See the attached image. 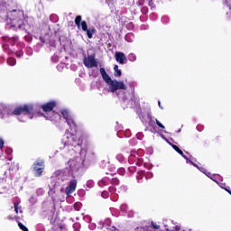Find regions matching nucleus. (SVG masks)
I'll return each mask as SVG.
<instances>
[{
	"label": "nucleus",
	"instance_id": "nucleus-1",
	"mask_svg": "<svg viewBox=\"0 0 231 231\" xmlns=\"http://www.w3.org/2000/svg\"><path fill=\"white\" fill-rule=\"evenodd\" d=\"M33 113V106L24 105L23 106H17L12 110L10 107L0 105V118H8L14 115L19 116V115H24V116H30Z\"/></svg>",
	"mask_w": 231,
	"mask_h": 231
},
{
	"label": "nucleus",
	"instance_id": "nucleus-2",
	"mask_svg": "<svg viewBox=\"0 0 231 231\" xmlns=\"http://www.w3.org/2000/svg\"><path fill=\"white\" fill-rule=\"evenodd\" d=\"M88 152L86 149H81L79 152V157L75 159H70L68 162V165L69 167L70 172H72L73 176H78L79 172H82V168L84 167V163H86V156Z\"/></svg>",
	"mask_w": 231,
	"mask_h": 231
},
{
	"label": "nucleus",
	"instance_id": "nucleus-3",
	"mask_svg": "<svg viewBox=\"0 0 231 231\" xmlns=\"http://www.w3.org/2000/svg\"><path fill=\"white\" fill-rule=\"evenodd\" d=\"M9 17L11 28H16V30H24V13L20 10H13L7 14Z\"/></svg>",
	"mask_w": 231,
	"mask_h": 231
},
{
	"label": "nucleus",
	"instance_id": "nucleus-4",
	"mask_svg": "<svg viewBox=\"0 0 231 231\" xmlns=\"http://www.w3.org/2000/svg\"><path fill=\"white\" fill-rule=\"evenodd\" d=\"M99 71L103 80H105L106 83L109 86V89L112 93H115V91H118V89H123V91H125V89H127V86H125L123 81L111 79L109 74L106 72V69L100 68Z\"/></svg>",
	"mask_w": 231,
	"mask_h": 231
},
{
	"label": "nucleus",
	"instance_id": "nucleus-5",
	"mask_svg": "<svg viewBox=\"0 0 231 231\" xmlns=\"http://www.w3.org/2000/svg\"><path fill=\"white\" fill-rule=\"evenodd\" d=\"M172 220H164L163 221V226L164 230L162 228V226L155 225L153 222H152V226H145L143 227V231H192V229H181L180 226H173Z\"/></svg>",
	"mask_w": 231,
	"mask_h": 231
},
{
	"label": "nucleus",
	"instance_id": "nucleus-6",
	"mask_svg": "<svg viewBox=\"0 0 231 231\" xmlns=\"http://www.w3.org/2000/svg\"><path fill=\"white\" fill-rule=\"evenodd\" d=\"M61 143L64 147H77V145H82V138H79L77 134H71L67 130Z\"/></svg>",
	"mask_w": 231,
	"mask_h": 231
},
{
	"label": "nucleus",
	"instance_id": "nucleus-7",
	"mask_svg": "<svg viewBox=\"0 0 231 231\" xmlns=\"http://www.w3.org/2000/svg\"><path fill=\"white\" fill-rule=\"evenodd\" d=\"M60 116H62V118H64L69 129L74 131L77 130V123L75 122V118L69 110H61Z\"/></svg>",
	"mask_w": 231,
	"mask_h": 231
},
{
	"label": "nucleus",
	"instance_id": "nucleus-8",
	"mask_svg": "<svg viewBox=\"0 0 231 231\" xmlns=\"http://www.w3.org/2000/svg\"><path fill=\"white\" fill-rule=\"evenodd\" d=\"M34 175L39 177L44 172V161H36L32 165Z\"/></svg>",
	"mask_w": 231,
	"mask_h": 231
},
{
	"label": "nucleus",
	"instance_id": "nucleus-9",
	"mask_svg": "<svg viewBox=\"0 0 231 231\" xmlns=\"http://www.w3.org/2000/svg\"><path fill=\"white\" fill-rule=\"evenodd\" d=\"M100 62L95 58V54L88 56V68H98Z\"/></svg>",
	"mask_w": 231,
	"mask_h": 231
},
{
	"label": "nucleus",
	"instance_id": "nucleus-10",
	"mask_svg": "<svg viewBox=\"0 0 231 231\" xmlns=\"http://www.w3.org/2000/svg\"><path fill=\"white\" fill-rule=\"evenodd\" d=\"M76 189H77V180H72L69 185L66 188L65 193L67 194V196H69L70 194H73V192H75Z\"/></svg>",
	"mask_w": 231,
	"mask_h": 231
},
{
	"label": "nucleus",
	"instance_id": "nucleus-11",
	"mask_svg": "<svg viewBox=\"0 0 231 231\" xmlns=\"http://www.w3.org/2000/svg\"><path fill=\"white\" fill-rule=\"evenodd\" d=\"M115 57L116 62H118L119 64H125V60H127V58L125 57V54L124 52L116 51Z\"/></svg>",
	"mask_w": 231,
	"mask_h": 231
},
{
	"label": "nucleus",
	"instance_id": "nucleus-12",
	"mask_svg": "<svg viewBox=\"0 0 231 231\" xmlns=\"http://www.w3.org/2000/svg\"><path fill=\"white\" fill-rule=\"evenodd\" d=\"M55 106H56L55 101H51V102H49V103L42 106V108L43 109V111L45 113H50V112L53 111V107H55Z\"/></svg>",
	"mask_w": 231,
	"mask_h": 231
},
{
	"label": "nucleus",
	"instance_id": "nucleus-13",
	"mask_svg": "<svg viewBox=\"0 0 231 231\" xmlns=\"http://www.w3.org/2000/svg\"><path fill=\"white\" fill-rule=\"evenodd\" d=\"M107 183H109V178L105 177L98 181V186L101 188L106 187V185H107Z\"/></svg>",
	"mask_w": 231,
	"mask_h": 231
},
{
	"label": "nucleus",
	"instance_id": "nucleus-14",
	"mask_svg": "<svg viewBox=\"0 0 231 231\" xmlns=\"http://www.w3.org/2000/svg\"><path fill=\"white\" fill-rule=\"evenodd\" d=\"M6 39V41H8V42L10 43V44H13V46H14V44H15V42H17V41L19 40V38L17 37V36H14V37H6L5 38Z\"/></svg>",
	"mask_w": 231,
	"mask_h": 231
},
{
	"label": "nucleus",
	"instance_id": "nucleus-15",
	"mask_svg": "<svg viewBox=\"0 0 231 231\" xmlns=\"http://www.w3.org/2000/svg\"><path fill=\"white\" fill-rule=\"evenodd\" d=\"M97 29H95V27L89 28L88 30V39H92L93 38V34L96 33Z\"/></svg>",
	"mask_w": 231,
	"mask_h": 231
},
{
	"label": "nucleus",
	"instance_id": "nucleus-16",
	"mask_svg": "<svg viewBox=\"0 0 231 231\" xmlns=\"http://www.w3.org/2000/svg\"><path fill=\"white\" fill-rule=\"evenodd\" d=\"M125 39L127 41V42H133V41H134V34L128 33L125 35Z\"/></svg>",
	"mask_w": 231,
	"mask_h": 231
},
{
	"label": "nucleus",
	"instance_id": "nucleus-17",
	"mask_svg": "<svg viewBox=\"0 0 231 231\" xmlns=\"http://www.w3.org/2000/svg\"><path fill=\"white\" fill-rule=\"evenodd\" d=\"M114 71H115V77H122V70L118 69V65H115Z\"/></svg>",
	"mask_w": 231,
	"mask_h": 231
},
{
	"label": "nucleus",
	"instance_id": "nucleus-18",
	"mask_svg": "<svg viewBox=\"0 0 231 231\" xmlns=\"http://www.w3.org/2000/svg\"><path fill=\"white\" fill-rule=\"evenodd\" d=\"M144 174H145V172H143V171H141L137 172L136 178H137L138 183L142 182V179L143 178Z\"/></svg>",
	"mask_w": 231,
	"mask_h": 231
},
{
	"label": "nucleus",
	"instance_id": "nucleus-19",
	"mask_svg": "<svg viewBox=\"0 0 231 231\" xmlns=\"http://www.w3.org/2000/svg\"><path fill=\"white\" fill-rule=\"evenodd\" d=\"M7 64L8 66H15V64H17V60L15 58H9L7 59Z\"/></svg>",
	"mask_w": 231,
	"mask_h": 231
},
{
	"label": "nucleus",
	"instance_id": "nucleus-20",
	"mask_svg": "<svg viewBox=\"0 0 231 231\" xmlns=\"http://www.w3.org/2000/svg\"><path fill=\"white\" fill-rule=\"evenodd\" d=\"M116 159L117 160V162H120V163L124 162V161L125 160V158L124 157V154L122 153H118L116 156Z\"/></svg>",
	"mask_w": 231,
	"mask_h": 231
},
{
	"label": "nucleus",
	"instance_id": "nucleus-21",
	"mask_svg": "<svg viewBox=\"0 0 231 231\" xmlns=\"http://www.w3.org/2000/svg\"><path fill=\"white\" fill-rule=\"evenodd\" d=\"M120 210L123 214H127V204H122L120 207Z\"/></svg>",
	"mask_w": 231,
	"mask_h": 231
},
{
	"label": "nucleus",
	"instance_id": "nucleus-22",
	"mask_svg": "<svg viewBox=\"0 0 231 231\" xmlns=\"http://www.w3.org/2000/svg\"><path fill=\"white\" fill-rule=\"evenodd\" d=\"M128 60H130V62H134L136 60V55L134 53H130L128 55Z\"/></svg>",
	"mask_w": 231,
	"mask_h": 231
},
{
	"label": "nucleus",
	"instance_id": "nucleus-23",
	"mask_svg": "<svg viewBox=\"0 0 231 231\" xmlns=\"http://www.w3.org/2000/svg\"><path fill=\"white\" fill-rule=\"evenodd\" d=\"M82 21V16H77L75 19V23L78 25V28H80V22Z\"/></svg>",
	"mask_w": 231,
	"mask_h": 231
},
{
	"label": "nucleus",
	"instance_id": "nucleus-24",
	"mask_svg": "<svg viewBox=\"0 0 231 231\" xmlns=\"http://www.w3.org/2000/svg\"><path fill=\"white\" fill-rule=\"evenodd\" d=\"M174 151H176V152H178L179 154H180V156H183V151H181L178 146L176 145H172Z\"/></svg>",
	"mask_w": 231,
	"mask_h": 231
},
{
	"label": "nucleus",
	"instance_id": "nucleus-25",
	"mask_svg": "<svg viewBox=\"0 0 231 231\" xmlns=\"http://www.w3.org/2000/svg\"><path fill=\"white\" fill-rule=\"evenodd\" d=\"M18 226H19V228H21V230H23V231H28V227L25 226L24 225H23V223H21V222L18 223Z\"/></svg>",
	"mask_w": 231,
	"mask_h": 231
},
{
	"label": "nucleus",
	"instance_id": "nucleus-26",
	"mask_svg": "<svg viewBox=\"0 0 231 231\" xmlns=\"http://www.w3.org/2000/svg\"><path fill=\"white\" fill-rule=\"evenodd\" d=\"M117 172H118V174H120V176H124V175L125 174V169H124V168H119V169L117 170Z\"/></svg>",
	"mask_w": 231,
	"mask_h": 231
},
{
	"label": "nucleus",
	"instance_id": "nucleus-27",
	"mask_svg": "<svg viewBox=\"0 0 231 231\" xmlns=\"http://www.w3.org/2000/svg\"><path fill=\"white\" fill-rule=\"evenodd\" d=\"M81 28L84 32H88V23H86V22H82Z\"/></svg>",
	"mask_w": 231,
	"mask_h": 231
},
{
	"label": "nucleus",
	"instance_id": "nucleus-28",
	"mask_svg": "<svg viewBox=\"0 0 231 231\" xmlns=\"http://www.w3.org/2000/svg\"><path fill=\"white\" fill-rule=\"evenodd\" d=\"M111 183H112V185H118L119 180L117 178H114L111 180Z\"/></svg>",
	"mask_w": 231,
	"mask_h": 231
},
{
	"label": "nucleus",
	"instance_id": "nucleus-29",
	"mask_svg": "<svg viewBox=\"0 0 231 231\" xmlns=\"http://www.w3.org/2000/svg\"><path fill=\"white\" fill-rule=\"evenodd\" d=\"M101 196H102V198H104L106 199L109 198V193L107 191H103L101 193Z\"/></svg>",
	"mask_w": 231,
	"mask_h": 231
},
{
	"label": "nucleus",
	"instance_id": "nucleus-30",
	"mask_svg": "<svg viewBox=\"0 0 231 231\" xmlns=\"http://www.w3.org/2000/svg\"><path fill=\"white\" fill-rule=\"evenodd\" d=\"M88 189L95 187V182L93 180H88Z\"/></svg>",
	"mask_w": 231,
	"mask_h": 231
},
{
	"label": "nucleus",
	"instance_id": "nucleus-31",
	"mask_svg": "<svg viewBox=\"0 0 231 231\" xmlns=\"http://www.w3.org/2000/svg\"><path fill=\"white\" fill-rule=\"evenodd\" d=\"M155 122H156L158 127H161V129H165V126L162 124H161L158 119H155Z\"/></svg>",
	"mask_w": 231,
	"mask_h": 231
},
{
	"label": "nucleus",
	"instance_id": "nucleus-32",
	"mask_svg": "<svg viewBox=\"0 0 231 231\" xmlns=\"http://www.w3.org/2000/svg\"><path fill=\"white\" fill-rule=\"evenodd\" d=\"M224 3L225 5H226V6L229 7L230 14H231V0H229V2L227 0H225Z\"/></svg>",
	"mask_w": 231,
	"mask_h": 231
},
{
	"label": "nucleus",
	"instance_id": "nucleus-33",
	"mask_svg": "<svg viewBox=\"0 0 231 231\" xmlns=\"http://www.w3.org/2000/svg\"><path fill=\"white\" fill-rule=\"evenodd\" d=\"M144 176H145L146 180H151V178L152 177V173L147 172V173H144Z\"/></svg>",
	"mask_w": 231,
	"mask_h": 231
},
{
	"label": "nucleus",
	"instance_id": "nucleus-34",
	"mask_svg": "<svg viewBox=\"0 0 231 231\" xmlns=\"http://www.w3.org/2000/svg\"><path fill=\"white\" fill-rule=\"evenodd\" d=\"M88 226H89L90 230H95V228H97V224L90 222Z\"/></svg>",
	"mask_w": 231,
	"mask_h": 231
},
{
	"label": "nucleus",
	"instance_id": "nucleus-35",
	"mask_svg": "<svg viewBox=\"0 0 231 231\" xmlns=\"http://www.w3.org/2000/svg\"><path fill=\"white\" fill-rule=\"evenodd\" d=\"M23 55H24L23 51H19L16 52V57H18V59H21V57H23Z\"/></svg>",
	"mask_w": 231,
	"mask_h": 231
},
{
	"label": "nucleus",
	"instance_id": "nucleus-36",
	"mask_svg": "<svg viewBox=\"0 0 231 231\" xmlns=\"http://www.w3.org/2000/svg\"><path fill=\"white\" fill-rule=\"evenodd\" d=\"M187 163H190L191 165H193L194 167H197V169H199V167H198V165H196V163H194L192 161H190V159H188V161H186Z\"/></svg>",
	"mask_w": 231,
	"mask_h": 231
},
{
	"label": "nucleus",
	"instance_id": "nucleus-37",
	"mask_svg": "<svg viewBox=\"0 0 231 231\" xmlns=\"http://www.w3.org/2000/svg\"><path fill=\"white\" fill-rule=\"evenodd\" d=\"M136 136H137V139H138V140H143V133H138V134H136Z\"/></svg>",
	"mask_w": 231,
	"mask_h": 231
},
{
	"label": "nucleus",
	"instance_id": "nucleus-38",
	"mask_svg": "<svg viewBox=\"0 0 231 231\" xmlns=\"http://www.w3.org/2000/svg\"><path fill=\"white\" fill-rule=\"evenodd\" d=\"M79 77L81 79H86V70L79 72Z\"/></svg>",
	"mask_w": 231,
	"mask_h": 231
},
{
	"label": "nucleus",
	"instance_id": "nucleus-39",
	"mask_svg": "<svg viewBox=\"0 0 231 231\" xmlns=\"http://www.w3.org/2000/svg\"><path fill=\"white\" fill-rule=\"evenodd\" d=\"M141 12H142V14H147V12H149V10L147 9V7H143L141 9Z\"/></svg>",
	"mask_w": 231,
	"mask_h": 231
},
{
	"label": "nucleus",
	"instance_id": "nucleus-40",
	"mask_svg": "<svg viewBox=\"0 0 231 231\" xmlns=\"http://www.w3.org/2000/svg\"><path fill=\"white\" fill-rule=\"evenodd\" d=\"M116 191V189H115V187L109 188V192H111V194H115Z\"/></svg>",
	"mask_w": 231,
	"mask_h": 231
},
{
	"label": "nucleus",
	"instance_id": "nucleus-41",
	"mask_svg": "<svg viewBox=\"0 0 231 231\" xmlns=\"http://www.w3.org/2000/svg\"><path fill=\"white\" fill-rule=\"evenodd\" d=\"M5 153L6 154H12V148H6L5 149Z\"/></svg>",
	"mask_w": 231,
	"mask_h": 231
},
{
	"label": "nucleus",
	"instance_id": "nucleus-42",
	"mask_svg": "<svg viewBox=\"0 0 231 231\" xmlns=\"http://www.w3.org/2000/svg\"><path fill=\"white\" fill-rule=\"evenodd\" d=\"M83 64H84V66H86V68H88V58L87 57L84 58Z\"/></svg>",
	"mask_w": 231,
	"mask_h": 231
},
{
	"label": "nucleus",
	"instance_id": "nucleus-43",
	"mask_svg": "<svg viewBox=\"0 0 231 231\" xmlns=\"http://www.w3.org/2000/svg\"><path fill=\"white\" fill-rule=\"evenodd\" d=\"M133 216H134V212L133 210H130L128 212V217H133Z\"/></svg>",
	"mask_w": 231,
	"mask_h": 231
},
{
	"label": "nucleus",
	"instance_id": "nucleus-44",
	"mask_svg": "<svg viewBox=\"0 0 231 231\" xmlns=\"http://www.w3.org/2000/svg\"><path fill=\"white\" fill-rule=\"evenodd\" d=\"M4 145H5V141L2 138H0V149L4 147Z\"/></svg>",
	"mask_w": 231,
	"mask_h": 231
},
{
	"label": "nucleus",
	"instance_id": "nucleus-45",
	"mask_svg": "<svg viewBox=\"0 0 231 231\" xmlns=\"http://www.w3.org/2000/svg\"><path fill=\"white\" fill-rule=\"evenodd\" d=\"M29 201H30V203H32L33 205V203H35V198L31 197Z\"/></svg>",
	"mask_w": 231,
	"mask_h": 231
},
{
	"label": "nucleus",
	"instance_id": "nucleus-46",
	"mask_svg": "<svg viewBox=\"0 0 231 231\" xmlns=\"http://www.w3.org/2000/svg\"><path fill=\"white\" fill-rule=\"evenodd\" d=\"M14 210L16 214L19 212V208L17 207V204H14Z\"/></svg>",
	"mask_w": 231,
	"mask_h": 231
},
{
	"label": "nucleus",
	"instance_id": "nucleus-47",
	"mask_svg": "<svg viewBox=\"0 0 231 231\" xmlns=\"http://www.w3.org/2000/svg\"><path fill=\"white\" fill-rule=\"evenodd\" d=\"M72 71H77V67L75 65H71Z\"/></svg>",
	"mask_w": 231,
	"mask_h": 231
},
{
	"label": "nucleus",
	"instance_id": "nucleus-48",
	"mask_svg": "<svg viewBox=\"0 0 231 231\" xmlns=\"http://www.w3.org/2000/svg\"><path fill=\"white\" fill-rule=\"evenodd\" d=\"M220 187H221V189H226V188H225V187H226V184L221 183V184H220Z\"/></svg>",
	"mask_w": 231,
	"mask_h": 231
},
{
	"label": "nucleus",
	"instance_id": "nucleus-49",
	"mask_svg": "<svg viewBox=\"0 0 231 231\" xmlns=\"http://www.w3.org/2000/svg\"><path fill=\"white\" fill-rule=\"evenodd\" d=\"M183 158H185L186 162H189V157H187L185 154L182 153L181 155Z\"/></svg>",
	"mask_w": 231,
	"mask_h": 231
},
{
	"label": "nucleus",
	"instance_id": "nucleus-50",
	"mask_svg": "<svg viewBox=\"0 0 231 231\" xmlns=\"http://www.w3.org/2000/svg\"><path fill=\"white\" fill-rule=\"evenodd\" d=\"M158 106L161 109H163V107L162 106V102L158 101Z\"/></svg>",
	"mask_w": 231,
	"mask_h": 231
},
{
	"label": "nucleus",
	"instance_id": "nucleus-51",
	"mask_svg": "<svg viewBox=\"0 0 231 231\" xmlns=\"http://www.w3.org/2000/svg\"><path fill=\"white\" fill-rule=\"evenodd\" d=\"M200 171H201V172H204V174H207V172H206V170H205V169H203V168H202Z\"/></svg>",
	"mask_w": 231,
	"mask_h": 231
},
{
	"label": "nucleus",
	"instance_id": "nucleus-52",
	"mask_svg": "<svg viewBox=\"0 0 231 231\" xmlns=\"http://www.w3.org/2000/svg\"><path fill=\"white\" fill-rule=\"evenodd\" d=\"M18 120H19L20 122H26V119L18 118Z\"/></svg>",
	"mask_w": 231,
	"mask_h": 231
},
{
	"label": "nucleus",
	"instance_id": "nucleus-53",
	"mask_svg": "<svg viewBox=\"0 0 231 231\" xmlns=\"http://www.w3.org/2000/svg\"><path fill=\"white\" fill-rule=\"evenodd\" d=\"M226 192H228V194H230V195H231V190H230V189H226Z\"/></svg>",
	"mask_w": 231,
	"mask_h": 231
},
{
	"label": "nucleus",
	"instance_id": "nucleus-54",
	"mask_svg": "<svg viewBox=\"0 0 231 231\" xmlns=\"http://www.w3.org/2000/svg\"><path fill=\"white\" fill-rule=\"evenodd\" d=\"M45 118H47V120H51V116H45Z\"/></svg>",
	"mask_w": 231,
	"mask_h": 231
},
{
	"label": "nucleus",
	"instance_id": "nucleus-55",
	"mask_svg": "<svg viewBox=\"0 0 231 231\" xmlns=\"http://www.w3.org/2000/svg\"><path fill=\"white\" fill-rule=\"evenodd\" d=\"M149 5H150V6L152 5V0H151V1L149 2Z\"/></svg>",
	"mask_w": 231,
	"mask_h": 231
},
{
	"label": "nucleus",
	"instance_id": "nucleus-56",
	"mask_svg": "<svg viewBox=\"0 0 231 231\" xmlns=\"http://www.w3.org/2000/svg\"><path fill=\"white\" fill-rule=\"evenodd\" d=\"M211 180H213V181H216L217 183V180H216V179L210 177Z\"/></svg>",
	"mask_w": 231,
	"mask_h": 231
},
{
	"label": "nucleus",
	"instance_id": "nucleus-57",
	"mask_svg": "<svg viewBox=\"0 0 231 231\" xmlns=\"http://www.w3.org/2000/svg\"><path fill=\"white\" fill-rule=\"evenodd\" d=\"M123 190H127V188H125V186H123Z\"/></svg>",
	"mask_w": 231,
	"mask_h": 231
},
{
	"label": "nucleus",
	"instance_id": "nucleus-58",
	"mask_svg": "<svg viewBox=\"0 0 231 231\" xmlns=\"http://www.w3.org/2000/svg\"><path fill=\"white\" fill-rule=\"evenodd\" d=\"M60 178H62V175L58 176V180H60Z\"/></svg>",
	"mask_w": 231,
	"mask_h": 231
},
{
	"label": "nucleus",
	"instance_id": "nucleus-59",
	"mask_svg": "<svg viewBox=\"0 0 231 231\" xmlns=\"http://www.w3.org/2000/svg\"><path fill=\"white\" fill-rule=\"evenodd\" d=\"M51 47H52V48H55V44H54V43H52V44H51Z\"/></svg>",
	"mask_w": 231,
	"mask_h": 231
},
{
	"label": "nucleus",
	"instance_id": "nucleus-60",
	"mask_svg": "<svg viewBox=\"0 0 231 231\" xmlns=\"http://www.w3.org/2000/svg\"><path fill=\"white\" fill-rule=\"evenodd\" d=\"M77 205H78V204H75V208H76V210H79V208H77Z\"/></svg>",
	"mask_w": 231,
	"mask_h": 231
},
{
	"label": "nucleus",
	"instance_id": "nucleus-61",
	"mask_svg": "<svg viewBox=\"0 0 231 231\" xmlns=\"http://www.w3.org/2000/svg\"><path fill=\"white\" fill-rule=\"evenodd\" d=\"M210 173H206V176H208L209 178H210V175H209Z\"/></svg>",
	"mask_w": 231,
	"mask_h": 231
},
{
	"label": "nucleus",
	"instance_id": "nucleus-62",
	"mask_svg": "<svg viewBox=\"0 0 231 231\" xmlns=\"http://www.w3.org/2000/svg\"><path fill=\"white\" fill-rule=\"evenodd\" d=\"M126 133H127V134H129V131H127Z\"/></svg>",
	"mask_w": 231,
	"mask_h": 231
},
{
	"label": "nucleus",
	"instance_id": "nucleus-63",
	"mask_svg": "<svg viewBox=\"0 0 231 231\" xmlns=\"http://www.w3.org/2000/svg\"><path fill=\"white\" fill-rule=\"evenodd\" d=\"M126 133H127V134H129V131H127Z\"/></svg>",
	"mask_w": 231,
	"mask_h": 231
},
{
	"label": "nucleus",
	"instance_id": "nucleus-64",
	"mask_svg": "<svg viewBox=\"0 0 231 231\" xmlns=\"http://www.w3.org/2000/svg\"><path fill=\"white\" fill-rule=\"evenodd\" d=\"M181 130H179L178 133H180Z\"/></svg>",
	"mask_w": 231,
	"mask_h": 231
}]
</instances>
